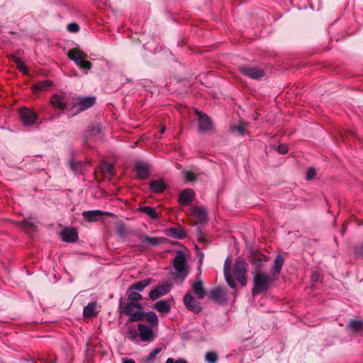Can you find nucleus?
I'll list each match as a JSON object with an SVG mask.
<instances>
[{"mask_svg":"<svg viewBox=\"0 0 363 363\" xmlns=\"http://www.w3.org/2000/svg\"><path fill=\"white\" fill-rule=\"evenodd\" d=\"M120 313L129 316V320L135 322L143 318L145 313L142 311V306L139 303L128 302L121 305Z\"/></svg>","mask_w":363,"mask_h":363,"instance_id":"nucleus-1","label":"nucleus"},{"mask_svg":"<svg viewBox=\"0 0 363 363\" xmlns=\"http://www.w3.org/2000/svg\"><path fill=\"white\" fill-rule=\"evenodd\" d=\"M252 295L256 296L264 291H267L272 282L271 277L260 271L254 272Z\"/></svg>","mask_w":363,"mask_h":363,"instance_id":"nucleus-2","label":"nucleus"},{"mask_svg":"<svg viewBox=\"0 0 363 363\" xmlns=\"http://www.w3.org/2000/svg\"><path fill=\"white\" fill-rule=\"evenodd\" d=\"M173 265L175 269L174 278L180 279L182 283L188 274L186 257L182 252H179L174 258Z\"/></svg>","mask_w":363,"mask_h":363,"instance_id":"nucleus-3","label":"nucleus"},{"mask_svg":"<svg viewBox=\"0 0 363 363\" xmlns=\"http://www.w3.org/2000/svg\"><path fill=\"white\" fill-rule=\"evenodd\" d=\"M68 57L73 60L81 69L86 70V73L91 68V63L86 60L88 55L78 48H72L67 53Z\"/></svg>","mask_w":363,"mask_h":363,"instance_id":"nucleus-4","label":"nucleus"},{"mask_svg":"<svg viewBox=\"0 0 363 363\" xmlns=\"http://www.w3.org/2000/svg\"><path fill=\"white\" fill-rule=\"evenodd\" d=\"M247 264L244 259H238L236 260L234 274L242 286H245L247 283L246 278Z\"/></svg>","mask_w":363,"mask_h":363,"instance_id":"nucleus-5","label":"nucleus"},{"mask_svg":"<svg viewBox=\"0 0 363 363\" xmlns=\"http://www.w3.org/2000/svg\"><path fill=\"white\" fill-rule=\"evenodd\" d=\"M20 116L24 125H33L37 121V113L27 108H22L20 110Z\"/></svg>","mask_w":363,"mask_h":363,"instance_id":"nucleus-6","label":"nucleus"},{"mask_svg":"<svg viewBox=\"0 0 363 363\" xmlns=\"http://www.w3.org/2000/svg\"><path fill=\"white\" fill-rule=\"evenodd\" d=\"M199 116V130L200 132L206 133L213 129V123L210 118L199 111H196Z\"/></svg>","mask_w":363,"mask_h":363,"instance_id":"nucleus-7","label":"nucleus"},{"mask_svg":"<svg viewBox=\"0 0 363 363\" xmlns=\"http://www.w3.org/2000/svg\"><path fill=\"white\" fill-rule=\"evenodd\" d=\"M183 301L186 308L188 310L195 313H199L201 312V307L199 302L195 300L194 297L190 292L185 294Z\"/></svg>","mask_w":363,"mask_h":363,"instance_id":"nucleus-8","label":"nucleus"},{"mask_svg":"<svg viewBox=\"0 0 363 363\" xmlns=\"http://www.w3.org/2000/svg\"><path fill=\"white\" fill-rule=\"evenodd\" d=\"M95 100L96 99L94 96L78 98L74 104V108H76L77 111H84L93 106L95 103Z\"/></svg>","mask_w":363,"mask_h":363,"instance_id":"nucleus-9","label":"nucleus"},{"mask_svg":"<svg viewBox=\"0 0 363 363\" xmlns=\"http://www.w3.org/2000/svg\"><path fill=\"white\" fill-rule=\"evenodd\" d=\"M240 71L243 74L254 79H259L264 75V72L262 69L254 67H242L240 68Z\"/></svg>","mask_w":363,"mask_h":363,"instance_id":"nucleus-10","label":"nucleus"},{"mask_svg":"<svg viewBox=\"0 0 363 363\" xmlns=\"http://www.w3.org/2000/svg\"><path fill=\"white\" fill-rule=\"evenodd\" d=\"M172 289V284L160 285L150 292V298L155 301L162 296L167 294Z\"/></svg>","mask_w":363,"mask_h":363,"instance_id":"nucleus-11","label":"nucleus"},{"mask_svg":"<svg viewBox=\"0 0 363 363\" xmlns=\"http://www.w3.org/2000/svg\"><path fill=\"white\" fill-rule=\"evenodd\" d=\"M138 331L141 340L145 342H150L154 340L155 335L152 330L150 327L144 324H139Z\"/></svg>","mask_w":363,"mask_h":363,"instance_id":"nucleus-12","label":"nucleus"},{"mask_svg":"<svg viewBox=\"0 0 363 363\" xmlns=\"http://www.w3.org/2000/svg\"><path fill=\"white\" fill-rule=\"evenodd\" d=\"M60 235L62 240L66 242H75L78 238L77 231L74 229L69 228L62 230Z\"/></svg>","mask_w":363,"mask_h":363,"instance_id":"nucleus-13","label":"nucleus"},{"mask_svg":"<svg viewBox=\"0 0 363 363\" xmlns=\"http://www.w3.org/2000/svg\"><path fill=\"white\" fill-rule=\"evenodd\" d=\"M230 266H231V260L230 257H227L224 262V267H223V273L224 277L226 282L228 283V286L232 288L235 289L236 286V284L235 281H233L232 276L230 273Z\"/></svg>","mask_w":363,"mask_h":363,"instance_id":"nucleus-14","label":"nucleus"},{"mask_svg":"<svg viewBox=\"0 0 363 363\" xmlns=\"http://www.w3.org/2000/svg\"><path fill=\"white\" fill-rule=\"evenodd\" d=\"M194 196V191L192 189H187L180 193L179 201L182 205L186 206L193 200Z\"/></svg>","mask_w":363,"mask_h":363,"instance_id":"nucleus-15","label":"nucleus"},{"mask_svg":"<svg viewBox=\"0 0 363 363\" xmlns=\"http://www.w3.org/2000/svg\"><path fill=\"white\" fill-rule=\"evenodd\" d=\"M106 213L99 210L87 211L82 213L83 217L89 222H95L101 218Z\"/></svg>","mask_w":363,"mask_h":363,"instance_id":"nucleus-16","label":"nucleus"},{"mask_svg":"<svg viewBox=\"0 0 363 363\" xmlns=\"http://www.w3.org/2000/svg\"><path fill=\"white\" fill-rule=\"evenodd\" d=\"M192 215L197 219L200 223L206 221L208 218L207 211L205 208L197 206L194 207L191 210Z\"/></svg>","mask_w":363,"mask_h":363,"instance_id":"nucleus-17","label":"nucleus"},{"mask_svg":"<svg viewBox=\"0 0 363 363\" xmlns=\"http://www.w3.org/2000/svg\"><path fill=\"white\" fill-rule=\"evenodd\" d=\"M137 176L140 179H145L149 174V166L147 164L138 162L135 164Z\"/></svg>","mask_w":363,"mask_h":363,"instance_id":"nucleus-18","label":"nucleus"},{"mask_svg":"<svg viewBox=\"0 0 363 363\" xmlns=\"http://www.w3.org/2000/svg\"><path fill=\"white\" fill-rule=\"evenodd\" d=\"M210 297L211 299L220 303H224L227 300L224 290L220 288H216L211 290Z\"/></svg>","mask_w":363,"mask_h":363,"instance_id":"nucleus-19","label":"nucleus"},{"mask_svg":"<svg viewBox=\"0 0 363 363\" xmlns=\"http://www.w3.org/2000/svg\"><path fill=\"white\" fill-rule=\"evenodd\" d=\"M192 290L197 298L200 299L203 298L206 294L201 280H198L192 284Z\"/></svg>","mask_w":363,"mask_h":363,"instance_id":"nucleus-20","label":"nucleus"},{"mask_svg":"<svg viewBox=\"0 0 363 363\" xmlns=\"http://www.w3.org/2000/svg\"><path fill=\"white\" fill-rule=\"evenodd\" d=\"M50 104L54 108L65 109L66 108V103L62 96L55 94L50 99Z\"/></svg>","mask_w":363,"mask_h":363,"instance_id":"nucleus-21","label":"nucleus"},{"mask_svg":"<svg viewBox=\"0 0 363 363\" xmlns=\"http://www.w3.org/2000/svg\"><path fill=\"white\" fill-rule=\"evenodd\" d=\"M284 259L281 254H278L276 256L273 267H272V273L274 275H278L282 268L284 264Z\"/></svg>","mask_w":363,"mask_h":363,"instance_id":"nucleus-22","label":"nucleus"},{"mask_svg":"<svg viewBox=\"0 0 363 363\" xmlns=\"http://www.w3.org/2000/svg\"><path fill=\"white\" fill-rule=\"evenodd\" d=\"M150 188L152 192L161 193L166 189V184L163 180H155L150 183Z\"/></svg>","mask_w":363,"mask_h":363,"instance_id":"nucleus-23","label":"nucleus"},{"mask_svg":"<svg viewBox=\"0 0 363 363\" xmlns=\"http://www.w3.org/2000/svg\"><path fill=\"white\" fill-rule=\"evenodd\" d=\"M151 284V279H145L140 281L134 283L133 284L130 286V291H143L145 287L149 286Z\"/></svg>","mask_w":363,"mask_h":363,"instance_id":"nucleus-24","label":"nucleus"},{"mask_svg":"<svg viewBox=\"0 0 363 363\" xmlns=\"http://www.w3.org/2000/svg\"><path fill=\"white\" fill-rule=\"evenodd\" d=\"M165 235L167 236L177 238V239H183L185 237L184 233L181 229L177 228H169L165 230Z\"/></svg>","mask_w":363,"mask_h":363,"instance_id":"nucleus-25","label":"nucleus"},{"mask_svg":"<svg viewBox=\"0 0 363 363\" xmlns=\"http://www.w3.org/2000/svg\"><path fill=\"white\" fill-rule=\"evenodd\" d=\"M166 240L164 238L159 237H150V236H144L143 238V242H145L150 245H158L162 244Z\"/></svg>","mask_w":363,"mask_h":363,"instance_id":"nucleus-26","label":"nucleus"},{"mask_svg":"<svg viewBox=\"0 0 363 363\" xmlns=\"http://www.w3.org/2000/svg\"><path fill=\"white\" fill-rule=\"evenodd\" d=\"M154 308L158 312L167 313L170 311V306L167 301H160L154 304Z\"/></svg>","mask_w":363,"mask_h":363,"instance_id":"nucleus-27","label":"nucleus"},{"mask_svg":"<svg viewBox=\"0 0 363 363\" xmlns=\"http://www.w3.org/2000/svg\"><path fill=\"white\" fill-rule=\"evenodd\" d=\"M52 82L50 80H44L39 82L33 85V91L35 92L37 91H46L48 87L52 85Z\"/></svg>","mask_w":363,"mask_h":363,"instance_id":"nucleus-28","label":"nucleus"},{"mask_svg":"<svg viewBox=\"0 0 363 363\" xmlns=\"http://www.w3.org/2000/svg\"><path fill=\"white\" fill-rule=\"evenodd\" d=\"M11 58L16 64L18 69L23 72L24 74H27L28 72V69L26 65L20 60V58L15 55H12Z\"/></svg>","mask_w":363,"mask_h":363,"instance_id":"nucleus-29","label":"nucleus"},{"mask_svg":"<svg viewBox=\"0 0 363 363\" xmlns=\"http://www.w3.org/2000/svg\"><path fill=\"white\" fill-rule=\"evenodd\" d=\"M101 170L102 173L108 177H111L113 175V166L111 164L104 162L101 165Z\"/></svg>","mask_w":363,"mask_h":363,"instance_id":"nucleus-30","label":"nucleus"},{"mask_svg":"<svg viewBox=\"0 0 363 363\" xmlns=\"http://www.w3.org/2000/svg\"><path fill=\"white\" fill-rule=\"evenodd\" d=\"M140 211L143 213H146L149 217L152 219L157 218L158 215L156 211L150 206H144L140 208Z\"/></svg>","mask_w":363,"mask_h":363,"instance_id":"nucleus-31","label":"nucleus"},{"mask_svg":"<svg viewBox=\"0 0 363 363\" xmlns=\"http://www.w3.org/2000/svg\"><path fill=\"white\" fill-rule=\"evenodd\" d=\"M127 294L128 298L130 301V302L136 303L137 301H140L142 298V296L139 293L135 291H130V287L127 291Z\"/></svg>","mask_w":363,"mask_h":363,"instance_id":"nucleus-32","label":"nucleus"},{"mask_svg":"<svg viewBox=\"0 0 363 363\" xmlns=\"http://www.w3.org/2000/svg\"><path fill=\"white\" fill-rule=\"evenodd\" d=\"M96 303L92 302L89 303L84 308V316L90 317L95 313Z\"/></svg>","mask_w":363,"mask_h":363,"instance_id":"nucleus-33","label":"nucleus"},{"mask_svg":"<svg viewBox=\"0 0 363 363\" xmlns=\"http://www.w3.org/2000/svg\"><path fill=\"white\" fill-rule=\"evenodd\" d=\"M147 321L153 326L158 325V318L156 313L153 311H150L145 314Z\"/></svg>","mask_w":363,"mask_h":363,"instance_id":"nucleus-34","label":"nucleus"},{"mask_svg":"<svg viewBox=\"0 0 363 363\" xmlns=\"http://www.w3.org/2000/svg\"><path fill=\"white\" fill-rule=\"evenodd\" d=\"M205 360L208 363H216L218 361V354L216 352H208L205 355Z\"/></svg>","mask_w":363,"mask_h":363,"instance_id":"nucleus-35","label":"nucleus"},{"mask_svg":"<svg viewBox=\"0 0 363 363\" xmlns=\"http://www.w3.org/2000/svg\"><path fill=\"white\" fill-rule=\"evenodd\" d=\"M233 132H236L238 135H243L245 131V125L243 123H239L232 128Z\"/></svg>","mask_w":363,"mask_h":363,"instance_id":"nucleus-36","label":"nucleus"},{"mask_svg":"<svg viewBox=\"0 0 363 363\" xmlns=\"http://www.w3.org/2000/svg\"><path fill=\"white\" fill-rule=\"evenodd\" d=\"M184 177L186 182L195 181L196 179V174L189 171L184 172Z\"/></svg>","mask_w":363,"mask_h":363,"instance_id":"nucleus-37","label":"nucleus"},{"mask_svg":"<svg viewBox=\"0 0 363 363\" xmlns=\"http://www.w3.org/2000/svg\"><path fill=\"white\" fill-rule=\"evenodd\" d=\"M362 325H363V323L360 320H352L350 323V327L354 331H357L362 327Z\"/></svg>","mask_w":363,"mask_h":363,"instance_id":"nucleus-38","label":"nucleus"},{"mask_svg":"<svg viewBox=\"0 0 363 363\" xmlns=\"http://www.w3.org/2000/svg\"><path fill=\"white\" fill-rule=\"evenodd\" d=\"M162 351L160 347L155 348L152 352L149 354V355L146 358V362H149L153 360L156 355L158 354Z\"/></svg>","mask_w":363,"mask_h":363,"instance_id":"nucleus-39","label":"nucleus"},{"mask_svg":"<svg viewBox=\"0 0 363 363\" xmlns=\"http://www.w3.org/2000/svg\"><path fill=\"white\" fill-rule=\"evenodd\" d=\"M67 29L69 32L76 33L79 30V27L76 23H71L67 26Z\"/></svg>","mask_w":363,"mask_h":363,"instance_id":"nucleus-40","label":"nucleus"},{"mask_svg":"<svg viewBox=\"0 0 363 363\" xmlns=\"http://www.w3.org/2000/svg\"><path fill=\"white\" fill-rule=\"evenodd\" d=\"M316 174V171L314 168H310L306 173V179L311 180L314 178Z\"/></svg>","mask_w":363,"mask_h":363,"instance_id":"nucleus-41","label":"nucleus"},{"mask_svg":"<svg viewBox=\"0 0 363 363\" xmlns=\"http://www.w3.org/2000/svg\"><path fill=\"white\" fill-rule=\"evenodd\" d=\"M128 335H130L128 337L132 340H137V332L135 329L130 328L128 330Z\"/></svg>","mask_w":363,"mask_h":363,"instance_id":"nucleus-42","label":"nucleus"},{"mask_svg":"<svg viewBox=\"0 0 363 363\" xmlns=\"http://www.w3.org/2000/svg\"><path fill=\"white\" fill-rule=\"evenodd\" d=\"M277 150L281 154H286L288 152V148L286 145H279L277 147Z\"/></svg>","mask_w":363,"mask_h":363,"instance_id":"nucleus-43","label":"nucleus"},{"mask_svg":"<svg viewBox=\"0 0 363 363\" xmlns=\"http://www.w3.org/2000/svg\"><path fill=\"white\" fill-rule=\"evenodd\" d=\"M356 253L359 255V256H362L363 257V245H360L357 250H356Z\"/></svg>","mask_w":363,"mask_h":363,"instance_id":"nucleus-44","label":"nucleus"},{"mask_svg":"<svg viewBox=\"0 0 363 363\" xmlns=\"http://www.w3.org/2000/svg\"><path fill=\"white\" fill-rule=\"evenodd\" d=\"M123 363H135L133 359H125Z\"/></svg>","mask_w":363,"mask_h":363,"instance_id":"nucleus-45","label":"nucleus"},{"mask_svg":"<svg viewBox=\"0 0 363 363\" xmlns=\"http://www.w3.org/2000/svg\"><path fill=\"white\" fill-rule=\"evenodd\" d=\"M166 128L164 125H162L160 129V133H164L165 132Z\"/></svg>","mask_w":363,"mask_h":363,"instance_id":"nucleus-46","label":"nucleus"},{"mask_svg":"<svg viewBox=\"0 0 363 363\" xmlns=\"http://www.w3.org/2000/svg\"><path fill=\"white\" fill-rule=\"evenodd\" d=\"M165 363H175V362H174L172 359L168 358Z\"/></svg>","mask_w":363,"mask_h":363,"instance_id":"nucleus-47","label":"nucleus"},{"mask_svg":"<svg viewBox=\"0 0 363 363\" xmlns=\"http://www.w3.org/2000/svg\"><path fill=\"white\" fill-rule=\"evenodd\" d=\"M175 363H187V362L184 360L179 359V360L176 361Z\"/></svg>","mask_w":363,"mask_h":363,"instance_id":"nucleus-48","label":"nucleus"},{"mask_svg":"<svg viewBox=\"0 0 363 363\" xmlns=\"http://www.w3.org/2000/svg\"><path fill=\"white\" fill-rule=\"evenodd\" d=\"M254 262H255V264H256V263H257V262H258V264H259V262H261V260H260L259 259H254Z\"/></svg>","mask_w":363,"mask_h":363,"instance_id":"nucleus-49","label":"nucleus"},{"mask_svg":"<svg viewBox=\"0 0 363 363\" xmlns=\"http://www.w3.org/2000/svg\"><path fill=\"white\" fill-rule=\"evenodd\" d=\"M315 274H313V275L312 276V279H316V277H315Z\"/></svg>","mask_w":363,"mask_h":363,"instance_id":"nucleus-50","label":"nucleus"},{"mask_svg":"<svg viewBox=\"0 0 363 363\" xmlns=\"http://www.w3.org/2000/svg\"><path fill=\"white\" fill-rule=\"evenodd\" d=\"M315 274H313V275L312 276V279H316V277H315Z\"/></svg>","mask_w":363,"mask_h":363,"instance_id":"nucleus-51","label":"nucleus"}]
</instances>
